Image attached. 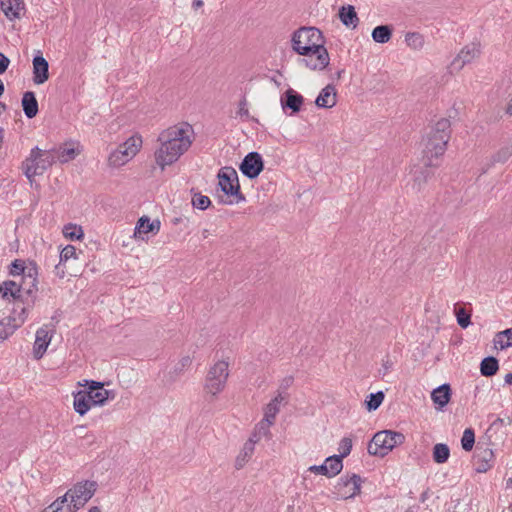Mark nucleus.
Here are the masks:
<instances>
[{
  "label": "nucleus",
  "mask_w": 512,
  "mask_h": 512,
  "mask_svg": "<svg viewBox=\"0 0 512 512\" xmlns=\"http://www.w3.org/2000/svg\"><path fill=\"white\" fill-rule=\"evenodd\" d=\"M193 141L194 129L187 122H180L162 130L157 137V148L154 151L156 165L164 171L189 150Z\"/></svg>",
  "instance_id": "1"
},
{
  "label": "nucleus",
  "mask_w": 512,
  "mask_h": 512,
  "mask_svg": "<svg viewBox=\"0 0 512 512\" xmlns=\"http://www.w3.org/2000/svg\"><path fill=\"white\" fill-rule=\"evenodd\" d=\"M322 32L312 26H303L291 35V48L301 56H315L320 64H329L330 57L325 48Z\"/></svg>",
  "instance_id": "2"
},
{
  "label": "nucleus",
  "mask_w": 512,
  "mask_h": 512,
  "mask_svg": "<svg viewBox=\"0 0 512 512\" xmlns=\"http://www.w3.org/2000/svg\"><path fill=\"white\" fill-rule=\"evenodd\" d=\"M450 127V121L441 118L423 139V161L427 166H436L434 160L444 155L451 136Z\"/></svg>",
  "instance_id": "3"
},
{
  "label": "nucleus",
  "mask_w": 512,
  "mask_h": 512,
  "mask_svg": "<svg viewBox=\"0 0 512 512\" xmlns=\"http://www.w3.org/2000/svg\"><path fill=\"white\" fill-rule=\"evenodd\" d=\"M229 368V357L215 361L208 368L204 379L203 393L209 402L216 401L219 395L226 389L230 376Z\"/></svg>",
  "instance_id": "4"
},
{
  "label": "nucleus",
  "mask_w": 512,
  "mask_h": 512,
  "mask_svg": "<svg viewBox=\"0 0 512 512\" xmlns=\"http://www.w3.org/2000/svg\"><path fill=\"white\" fill-rule=\"evenodd\" d=\"M56 162V149L42 150L39 147L31 149L29 156L22 163V170L32 183L35 176L44 174Z\"/></svg>",
  "instance_id": "5"
},
{
  "label": "nucleus",
  "mask_w": 512,
  "mask_h": 512,
  "mask_svg": "<svg viewBox=\"0 0 512 512\" xmlns=\"http://www.w3.org/2000/svg\"><path fill=\"white\" fill-rule=\"evenodd\" d=\"M142 145V136L133 134L109 154L108 165L113 168L124 166L140 152Z\"/></svg>",
  "instance_id": "6"
},
{
  "label": "nucleus",
  "mask_w": 512,
  "mask_h": 512,
  "mask_svg": "<svg viewBox=\"0 0 512 512\" xmlns=\"http://www.w3.org/2000/svg\"><path fill=\"white\" fill-rule=\"evenodd\" d=\"M405 436L396 431L384 430L377 432L368 444V453L370 455L384 457L393 448L403 444Z\"/></svg>",
  "instance_id": "7"
},
{
  "label": "nucleus",
  "mask_w": 512,
  "mask_h": 512,
  "mask_svg": "<svg viewBox=\"0 0 512 512\" xmlns=\"http://www.w3.org/2000/svg\"><path fill=\"white\" fill-rule=\"evenodd\" d=\"M36 290V278L31 274L24 276L20 284L14 281H6L0 285L2 297L8 299L10 296L16 301H23L24 295L31 296Z\"/></svg>",
  "instance_id": "8"
},
{
  "label": "nucleus",
  "mask_w": 512,
  "mask_h": 512,
  "mask_svg": "<svg viewBox=\"0 0 512 512\" xmlns=\"http://www.w3.org/2000/svg\"><path fill=\"white\" fill-rule=\"evenodd\" d=\"M96 483L93 481L78 482L70 488L62 497H66V503L74 512L82 508L94 495Z\"/></svg>",
  "instance_id": "9"
},
{
  "label": "nucleus",
  "mask_w": 512,
  "mask_h": 512,
  "mask_svg": "<svg viewBox=\"0 0 512 512\" xmlns=\"http://www.w3.org/2000/svg\"><path fill=\"white\" fill-rule=\"evenodd\" d=\"M219 186L221 190L227 195L232 197L228 203H240L245 200V197L240 191V185L237 172L232 167H224L218 173Z\"/></svg>",
  "instance_id": "10"
},
{
  "label": "nucleus",
  "mask_w": 512,
  "mask_h": 512,
  "mask_svg": "<svg viewBox=\"0 0 512 512\" xmlns=\"http://www.w3.org/2000/svg\"><path fill=\"white\" fill-rule=\"evenodd\" d=\"M423 166H414L410 171V180L407 182V189L414 194H418L426 188L428 181L432 178V166H427L423 161Z\"/></svg>",
  "instance_id": "11"
},
{
  "label": "nucleus",
  "mask_w": 512,
  "mask_h": 512,
  "mask_svg": "<svg viewBox=\"0 0 512 512\" xmlns=\"http://www.w3.org/2000/svg\"><path fill=\"white\" fill-rule=\"evenodd\" d=\"M361 477L357 474L352 476H343L334 486V494L339 499H350L360 493Z\"/></svg>",
  "instance_id": "12"
},
{
  "label": "nucleus",
  "mask_w": 512,
  "mask_h": 512,
  "mask_svg": "<svg viewBox=\"0 0 512 512\" xmlns=\"http://www.w3.org/2000/svg\"><path fill=\"white\" fill-rule=\"evenodd\" d=\"M264 162L258 152L248 153L240 164V171L249 179H254L262 172Z\"/></svg>",
  "instance_id": "13"
},
{
  "label": "nucleus",
  "mask_w": 512,
  "mask_h": 512,
  "mask_svg": "<svg viewBox=\"0 0 512 512\" xmlns=\"http://www.w3.org/2000/svg\"><path fill=\"white\" fill-rule=\"evenodd\" d=\"M27 308L22 307L17 317L10 316L0 321V342L7 339L27 318Z\"/></svg>",
  "instance_id": "14"
},
{
  "label": "nucleus",
  "mask_w": 512,
  "mask_h": 512,
  "mask_svg": "<svg viewBox=\"0 0 512 512\" xmlns=\"http://www.w3.org/2000/svg\"><path fill=\"white\" fill-rule=\"evenodd\" d=\"M82 146L78 141L69 140L56 149V160L60 163H68L74 160L81 152Z\"/></svg>",
  "instance_id": "15"
},
{
  "label": "nucleus",
  "mask_w": 512,
  "mask_h": 512,
  "mask_svg": "<svg viewBox=\"0 0 512 512\" xmlns=\"http://www.w3.org/2000/svg\"><path fill=\"white\" fill-rule=\"evenodd\" d=\"M161 223L159 220L150 221L148 216H142L136 223L134 229V238L144 240V235L148 233L157 234L160 231Z\"/></svg>",
  "instance_id": "16"
},
{
  "label": "nucleus",
  "mask_w": 512,
  "mask_h": 512,
  "mask_svg": "<svg viewBox=\"0 0 512 512\" xmlns=\"http://www.w3.org/2000/svg\"><path fill=\"white\" fill-rule=\"evenodd\" d=\"M51 338V333L47 327H41L37 330L33 347V355L35 359L39 360L43 357L51 342Z\"/></svg>",
  "instance_id": "17"
},
{
  "label": "nucleus",
  "mask_w": 512,
  "mask_h": 512,
  "mask_svg": "<svg viewBox=\"0 0 512 512\" xmlns=\"http://www.w3.org/2000/svg\"><path fill=\"white\" fill-rule=\"evenodd\" d=\"M0 8L10 21H14L23 15L25 4L22 0H0Z\"/></svg>",
  "instance_id": "18"
},
{
  "label": "nucleus",
  "mask_w": 512,
  "mask_h": 512,
  "mask_svg": "<svg viewBox=\"0 0 512 512\" xmlns=\"http://www.w3.org/2000/svg\"><path fill=\"white\" fill-rule=\"evenodd\" d=\"M95 404L87 391L79 390L73 393V407L80 416L85 415Z\"/></svg>",
  "instance_id": "19"
},
{
  "label": "nucleus",
  "mask_w": 512,
  "mask_h": 512,
  "mask_svg": "<svg viewBox=\"0 0 512 512\" xmlns=\"http://www.w3.org/2000/svg\"><path fill=\"white\" fill-rule=\"evenodd\" d=\"M481 53V48L479 43H470L464 46L460 52L457 54L454 59L455 63L459 64H468L471 63L479 57Z\"/></svg>",
  "instance_id": "20"
},
{
  "label": "nucleus",
  "mask_w": 512,
  "mask_h": 512,
  "mask_svg": "<svg viewBox=\"0 0 512 512\" xmlns=\"http://www.w3.org/2000/svg\"><path fill=\"white\" fill-rule=\"evenodd\" d=\"M304 98L293 89L289 88L284 96L281 97V105L283 110L291 109L293 113L300 111Z\"/></svg>",
  "instance_id": "21"
},
{
  "label": "nucleus",
  "mask_w": 512,
  "mask_h": 512,
  "mask_svg": "<svg viewBox=\"0 0 512 512\" xmlns=\"http://www.w3.org/2000/svg\"><path fill=\"white\" fill-rule=\"evenodd\" d=\"M337 103V94L333 85L328 84L319 93L315 100V104L319 108H332Z\"/></svg>",
  "instance_id": "22"
},
{
  "label": "nucleus",
  "mask_w": 512,
  "mask_h": 512,
  "mask_svg": "<svg viewBox=\"0 0 512 512\" xmlns=\"http://www.w3.org/2000/svg\"><path fill=\"white\" fill-rule=\"evenodd\" d=\"M21 104H22L24 114L27 118L31 119L37 115L38 102H37L34 92H32V91L25 92L23 94Z\"/></svg>",
  "instance_id": "23"
},
{
  "label": "nucleus",
  "mask_w": 512,
  "mask_h": 512,
  "mask_svg": "<svg viewBox=\"0 0 512 512\" xmlns=\"http://www.w3.org/2000/svg\"><path fill=\"white\" fill-rule=\"evenodd\" d=\"M451 397V390L449 384H442L431 393V398L439 408L446 406Z\"/></svg>",
  "instance_id": "24"
},
{
  "label": "nucleus",
  "mask_w": 512,
  "mask_h": 512,
  "mask_svg": "<svg viewBox=\"0 0 512 512\" xmlns=\"http://www.w3.org/2000/svg\"><path fill=\"white\" fill-rule=\"evenodd\" d=\"M284 400V397L281 393H279L276 397H274L264 408V417L271 422H275L276 415L280 411V404Z\"/></svg>",
  "instance_id": "25"
},
{
  "label": "nucleus",
  "mask_w": 512,
  "mask_h": 512,
  "mask_svg": "<svg viewBox=\"0 0 512 512\" xmlns=\"http://www.w3.org/2000/svg\"><path fill=\"white\" fill-rule=\"evenodd\" d=\"M339 18L345 26L356 27L358 24V16L352 5L343 6L339 10Z\"/></svg>",
  "instance_id": "26"
},
{
  "label": "nucleus",
  "mask_w": 512,
  "mask_h": 512,
  "mask_svg": "<svg viewBox=\"0 0 512 512\" xmlns=\"http://www.w3.org/2000/svg\"><path fill=\"white\" fill-rule=\"evenodd\" d=\"M274 423L271 421H268L266 419H262L255 427V430L251 437L249 438V441L253 442L254 444L259 442L262 437H268L270 436V427Z\"/></svg>",
  "instance_id": "27"
},
{
  "label": "nucleus",
  "mask_w": 512,
  "mask_h": 512,
  "mask_svg": "<svg viewBox=\"0 0 512 512\" xmlns=\"http://www.w3.org/2000/svg\"><path fill=\"white\" fill-rule=\"evenodd\" d=\"M254 445L255 444L249 440L244 444L243 449L235 459V468L237 470L242 469L248 460L252 457L254 453Z\"/></svg>",
  "instance_id": "28"
},
{
  "label": "nucleus",
  "mask_w": 512,
  "mask_h": 512,
  "mask_svg": "<svg viewBox=\"0 0 512 512\" xmlns=\"http://www.w3.org/2000/svg\"><path fill=\"white\" fill-rule=\"evenodd\" d=\"M498 369V360L493 356L486 357L481 361L480 372L485 377H491L495 375Z\"/></svg>",
  "instance_id": "29"
},
{
  "label": "nucleus",
  "mask_w": 512,
  "mask_h": 512,
  "mask_svg": "<svg viewBox=\"0 0 512 512\" xmlns=\"http://www.w3.org/2000/svg\"><path fill=\"white\" fill-rule=\"evenodd\" d=\"M392 36V28L388 25H380L373 29L372 39L377 43H387Z\"/></svg>",
  "instance_id": "30"
},
{
  "label": "nucleus",
  "mask_w": 512,
  "mask_h": 512,
  "mask_svg": "<svg viewBox=\"0 0 512 512\" xmlns=\"http://www.w3.org/2000/svg\"><path fill=\"white\" fill-rule=\"evenodd\" d=\"M512 155L511 147H503L499 149L493 156L491 157L490 163L487 164L485 168L482 169V173H486L487 170L496 163H505Z\"/></svg>",
  "instance_id": "31"
},
{
  "label": "nucleus",
  "mask_w": 512,
  "mask_h": 512,
  "mask_svg": "<svg viewBox=\"0 0 512 512\" xmlns=\"http://www.w3.org/2000/svg\"><path fill=\"white\" fill-rule=\"evenodd\" d=\"M433 460L437 464H443L448 461L450 449L444 443H438L433 447Z\"/></svg>",
  "instance_id": "32"
},
{
  "label": "nucleus",
  "mask_w": 512,
  "mask_h": 512,
  "mask_svg": "<svg viewBox=\"0 0 512 512\" xmlns=\"http://www.w3.org/2000/svg\"><path fill=\"white\" fill-rule=\"evenodd\" d=\"M324 463L328 465L329 478L339 474L343 468L342 458L338 455L327 457Z\"/></svg>",
  "instance_id": "33"
},
{
  "label": "nucleus",
  "mask_w": 512,
  "mask_h": 512,
  "mask_svg": "<svg viewBox=\"0 0 512 512\" xmlns=\"http://www.w3.org/2000/svg\"><path fill=\"white\" fill-rule=\"evenodd\" d=\"M41 512H74L72 508L66 504V497H58L49 506Z\"/></svg>",
  "instance_id": "34"
},
{
  "label": "nucleus",
  "mask_w": 512,
  "mask_h": 512,
  "mask_svg": "<svg viewBox=\"0 0 512 512\" xmlns=\"http://www.w3.org/2000/svg\"><path fill=\"white\" fill-rule=\"evenodd\" d=\"M63 235L69 240H79L84 233L81 226L70 223L64 226Z\"/></svg>",
  "instance_id": "35"
},
{
  "label": "nucleus",
  "mask_w": 512,
  "mask_h": 512,
  "mask_svg": "<svg viewBox=\"0 0 512 512\" xmlns=\"http://www.w3.org/2000/svg\"><path fill=\"white\" fill-rule=\"evenodd\" d=\"M405 42L410 48L418 50L424 46V37L420 33L409 32L405 35Z\"/></svg>",
  "instance_id": "36"
},
{
  "label": "nucleus",
  "mask_w": 512,
  "mask_h": 512,
  "mask_svg": "<svg viewBox=\"0 0 512 512\" xmlns=\"http://www.w3.org/2000/svg\"><path fill=\"white\" fill-rule=\"evenodd\" d=\"M91 395L92 402L95 406H102L109 399L110 391L106 389H100L96 391H87Z\"/></svg>",
  "instance_id": "37"
},
{
  "label": "nucleus",
  "mask_w": 512,
  "mask_h": 512,
  "mask_svg": "<svg viewBox=\"0 0 512 512\" xmlns=\"http://www.w3.org/2000/svg\"><path fill=\"white\" fill-rule=\"evenodd\" d=\"M384 393L382 391H378L377 393H371L366 401V408L368 411L376 410L384 400Z\"/></svg>",
  "instance_id": "38"
},
{
  "label": "nucleus",
  "mask_w": 512,
  "mask_h": 512,
  "mask_svg": "<svg viewBox=\"0 0 512 512\" xmlns=\"http://www.w3.org/2000/svg\"><path fill=\"white\" fill-rule=\"evenodd\" d=\"M33 81L35 84H43L48 79L49 66H33Z\"/></svg>",
  "instance_id": "39"
},
{
  "label": "nucleus",
  "mask_w": 512,
  "mask_h": 512,
  "mask_svg": "<svg viewBox=\"0 0 512 512\" xmlns=\"http://www.w3.org/2000/svg\"><path fill=\"white\" fill-rule=\"evenodd\" d=\"M475 443V434L471 428H467L462 436L461 445L465 451H471Z\"/></svg>",
  "instance_id": "40"
},
{
  "label": "nucleus",
  "mask_w": 512,
  "mask_h": 512,
  "mask_svg": "<svg viewBox=\"0 0 512 512\" xmlns=\"http://www.w3.org/2000/svg\"><path fill=\"white\" fill-rule=\"evenodd\" d=\"M211 204V201L209 197L202 195L200 193L195 194L192 198V205L199 209V210H205L207 209Z\"/></svg>",
  "instance_id": "41"
},
{
  "label": "nucleus",
  "mask_w": 512,
  "mask_h": 512,
  "mask_svg": "<svg viewBox=\"0 0 512 512\" xmlns=\"http://www.w3.org/2000/svg\"><path fill=\"white\" fill-rule=\"evenodd\" d=\"M456 317L458 325L462 328H467L471 323V315L464 308L456 310Z\"/></svg>",
  "instance_id": "42"
},
{
  "label": "nucleus",
  "mask_w": 512,
  "mask_h": 512,
  "mask_svg": "<svg viewBox=\"0 0 512 512\" xmlns=\"http://www.w3.org/2000/svg\"><path fill=\"white\" fill-rule=\"evenodd\" d=\"M76 258V248L72 245L65 246L60 253V262H66Z\"/></svg>",
  "instance_id": "43"
},
{
  "label": "nucleus",
  "mask_w": 512,
  "mask_h": 512,
  "mask_svg": "<svg viewBox=\"0 0 512 512\" xmlns=\"http://www.w3.org/2000/svg\"><path fill=\"white\" fill-rule=\"evenodd\" d=\"M352 449V440L350 438H343L339 443V452L340 454L338 456H341V458H344L348 456Z\"/></svg>",
  "instance_id": "44"
},
{
  "label": "nucleus",
  "mask_w": 512,
  "mask_h": 512,
  "mask_svg": "<svg viewBox=\"0 0 512 512\" xmlns=\"http://www.w3.org/2000/svg\"><path fill=\"white\" fill-rule=\"evenodd\" d=\"M334 66H320V70L326 71L330 74V77L332 80H339L342 78L343 74L345 73V69H336L334 71Z\"/></svg>",
  "instance_id": "45"
},
{
  "label": "nucleus",
  "mask_w": 512,
  "mask_h": 512,
  "mask_svg": "<svg viewBox=\"0 0 512 512\" xmlns=\"http://www.w3.org/2000/svg\"><path fill=\"white\" fill-rule=\"evenodd\" d=\"M80 386L86 387L84 391H96L100 389H104V384L102 382L94 381V380H84V383H79Z\"/></svg>",
  "instance_id": "46"
},
{
  "label": "nucleus",
  "mask_w": 512,
  "mask_h": 512,
  "mask_svg": "<svg viewBox=\"0 0 512 512\" xmlns=\"http://www.w3.org/2000/svg\"><path fill=\"white\" fill-rule=\"evenodd\" d=\"M308 471L310 472H313L315 474H321V475H324V476H327L329 477V474H328V465L327 464H322V465H313V466H310L308 468Z\"/></svg>",
  "instance_id": "47"
},
{
  "label": "nucleus",
  "mask_w": 512,
  "mask_h": 512,
  "mask_svg": "<svg viewBox=\"0 0 512 512\" xmlns=\"http://www.w3.org/2000/svg\"><path fill=\"white\" fill-rule=\"evenodd\" d=\"M494 346L496 348L504 350V349L510 347V343H508L507 341H504L503 336L497 337V334H496L494 337Z\"/></svg>",
  "instance_id": "48"
},
{
  "label": "nucleus",
  "mask_w": 512,
  "mask_h": 512,
  "mask_svg": "<svg viewBox=\"0 0 512 512\" xmlns=\"http://www.w3.org/2000/svg\"><path fill=\"white\" fill-rule=\"evenodd\" d=\"M240 116H245V117H248L249 116V111H248V108H247V102L245 99L241 100L239 102V107H238V112H237Z\"/></svg>",
  "instance_id": "49"
},
{
  "label": "nucleus",
  "mask_w": 512,
  "mask_h": 512,
  "mask_svg": "<svg viewBox=\"0 0 512 512\" xmlns=\"http://www.w3.org/2000/svg\"><path fill=\"white\" fill-rule=\"evenodd\" d=\"M12 267H13V269L11 270V274H13V275H15V274L20 275L24 272V266L18 260H15L13 262Z\"/></svg>",
  "instance_id": "50"
},
{
  "label": "nucleus",
  "mask_w": 512,
  "mask_h": 512,
  "mask_svg": "<svg viewBox=\"0 0 512 512\" xmlns=\"http://www.w3.org/2000/svg\"><path fill=\"white\" fill-rule=\"evenodd\" d=\"M503 336L507 338V342L512 346V327L497 333V337Z\"/></svg>",
  "instance_id": "51"
},
{
  "label": "nucleus",
  "mask_w": 512,
  "mask_h": 512,
  "mask_svg": "<svg viewBox=\"0 0 512 512\" xmlns=\"http://www.w3.org/2000/svg\"><path fill=\"white\" fill-rule=\"evenodd\" d=\"M32 64H48V62L43 57L41 51H36V53L33 57Z\"/></svg>",
  "instance_id": "52"
},
{
  "label": "nucleus",
  "mask_w": 512,
  "mask_h": 512,
  "mask_svg": "<svg viewBox=\"0 0 512 512\" xmlns=\"http://www.w3.org/2000/svg\"><path fill=\"white\" fill-rule=\"evenodd\" d=\"M281 78H282V74L279 71H277V75L276 76L271 77V80L275 83V85L278 88L281 87V85H282Z\"/></svg>",
  "instance_id": "53"
},
{
  "label": "nucleus",
  "mask_w": 512,
  "mask_h": 512,
  "mask_svg": "<svg viewBox=\"0 0 512 512\" xmlns=\"http://www.w3.org/2000/svg\"><path fill=\"white\" fill-rule=\"evenodd\" d=\"M191 363H192V359L190 356H185L180 360V365L182 368L190 366Z\"/></svg>",
  "instance_id": "54"
},
{
  "label": "nucleus",
  "mask_w": 512,
  "mask_h": 512,
  "mask_svg": "<svg viewBox=\"0 0 512 512\" xmlns=\"http://www.w3.org/2000/svg\"><path fill=\"white\" fill-rule=\"evenodd\" d=\"M203 5H204V1H203V0H193V1H192V4H191L192 9H193L194 11H197L198 9H200L201 7H203Z\"/></svg>",
  "instance_id": "55"
},
{
  "label": "nucleus",
  "mask_w": 512,
  "mask_h": 512,
  "mask_svg": "<svg viewBox=\"0 0 512 512\" xmlns=\"http://www.w3.org/2000/svg\"><path fill=\"white\" fill-rule=\"evenodd\" d=\"M489 468H490V466H489V465H488V463L486 462V463H483V464H481V465L477 466L476 471H477L478 473H484V472H486Z\"/></svg>",
  "instance_id": "56"
},
{
  "label": "nucleus",
  "mask_w": 512,
  "mask_h": 512,
  "mask_svg": "<svg viewBox=\"0 0 512 512\" xmlns=\"http://www.w3.org/2000/svg\"><path fill=\"white\" fill-rule=\"evenodd\" d=\"M292 383H293V377L289 376V377H286L283 379L282 386L289 387L290 385H292Z\"/></svg>",
  "instance_id": "57"
},
{
  "label": "nucleus",
  "mask_w": 512,
  "mask_h": 512,
  "mask_svg": "<svg viewBox=\"0 0 512 512\" xmlns=\"http://www.w3.org/2000/svg\"><path fill=\"white\" fill-rule=\"evenodd\" d=\"M505 113L509 116H512V98L509 100L505 107Z\"/></svg>",
  "instance_id": "58"
},
{
  "label": "nucleus",
  "mask_w": 512,
  "mask_h": 512,
  "mask_svg": "<svg viewBox=\"0 0 512 512\" xmlns=\"http://www.w3.org/2000/svg\"><path fill=\"white\" fill-rule=\"evenodd\" d=\"M10 60L2 53H0V64H9Z\"/></svg>",
  "instance_id": "59"
},
{
  "label": "nucleus",
  "mask_w": 512,
  "mask_h": 512,
  "mask_svg": "<svg viewBox=\"0 0 512 512\" xmlns=\"http://www.w3.org/2000/svg\"><path fill=\"white\" fill-rule=\"evenodd\" d=\"M504 380L506 384L512 385V373L506 374Z\"/></svg>",
  "instance_id": "60"
},
{
  "label": "nucleus",
  "mask_w": 512,
  "mask_h": 512,
  "mask_svg": "<svg viewBox=\"0 0 512 512\" xmlns=\"http://www.w3.org/2000/svg\"><path fill=\"white\" fill-rule=\"evenodd\" d=\"M211 235H212V233L210 232L209 229H203L202 230V236H203L204 239L209 238Z\"/></svg>",
  "instance_id": "61"
},
{
  "label": "nucleus",
  "mask_w": 512,
  "mask_h": 512,
  "mask_svg": "<svg viewBox=\"0 0 512 512\" xmlns=\"http://www.w3.org/2000/svg\"><path fill=\"white\" fill-rule=\"evenodd\" d=\"M88 512H101L100 508L97 506L91 507Z\"/></svg>",
  "instance_id": "62"
},
{
  "label": "nucleus",
  "mask_w": 512,
  "mask_h": 512,
  "mask_svg": "<svg viewBox=\"0 0 512 512\" xmlns=\"http://www.w3.org/2000/svg\"><path fill=\"white\" fill-rule=\"evenodd\" d=\"M7 68L8 66H0V75L3 74Z\"/></svg>",
  "instance_id": "63"
},
{
  "label": "nucleus",
  "mask_w": 512,
  "mask_h": 512,
  "mask_svg": "<svg viewBox=\"0 0 512 512\" xmlns=\"http://www.w3.org/2000/svg\"><path fill=\"white\" fill-rule=\"evenodd\" d=\"M84 428H85V426H83V425L75 427V429H80V430H83Z\"/></svg>",
  "instance_id": "64"
}]
</instances>
